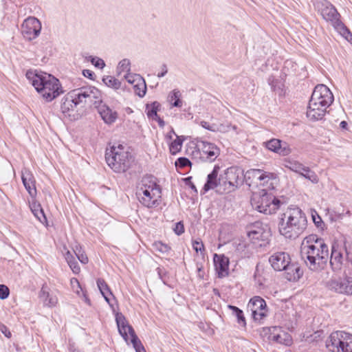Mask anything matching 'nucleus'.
Segmentation results:
<instances>
[{
  "instance_id": "1",
  "label": "nucleus",
  "mask_w": 352,
  "mask_h": 352,
  "mask_svg": "<svg viewBox=\"0 0 352 352\" xmlns=\"http://www.w3.org/2000/svg\"><path fill=\"white\" fill-rule=\"evenodd\" d=\"M300 256L309 270L318 271L327 261L329 248L322 238L310 234L301 243Z\"/></svg>"
},
{
  "instance_id": "2",
  "label": "nucleus",
  "mask_w": 352,
  "mask_h": 352,
  "mask_svg": "<svg viewBox=\"0 0 352 352\" xmlns=\"http://www.w3.org/2000/svg\"><path fill=\"white\" fill-rule=\"evenodd\" d=\"M101 96L100 91L92 86L82 87L68 92L62 99L60 111L65 116H71L78 107L96 105Z\"/></svg>"
},
{
  "instance_id": "3",
  "label": "nucleus",
  "mask_w": 352,
  "mask_h": 352,
  "mask_svg": "<svg viewBox=\"0 0 352 352\" xmlns=\"http://www.w3.org/2000/svg\"><path fill=\"white\" fill-rule=\"evenodd\" d=\"M25 76L40 96L47 102L64 93L59 80L51 74L37 69H29Z\"/></svg>"
},
{
  "instance_id": "4",
  "label": "nucleus",
  "mask_w": 352,
  "mask_h": 352,
  "mask_svg": "<svg viewBox=\"0 0 352 352\" xmlns=\"http://www.w3.org/2000/svg\"><path fill=\"white\" fill-rule=\"evenodd\" d=\"M316 8L322 18L331 23L334 29L345 39L352 43V34L347 27L340 21V15L336 8L327 0H317Z\"/></svg>"
},
{
  "instance_id": "5",
  "label": "nucleus",
  "mask_w": 352,
  "mask_h": 352,
  "mask_svg": "<svg viewBox=\"0 0 352 352\" xmlns=\"http://www.w3.org/2000/svg\"><path fill=\"white\" fill-rule=\"evenodd\" d=\"M140 203L151 208L157 207L160 202L161 188L152 177H145L142 179L141 186L136 191Z\"/></svg>"
},
{
  "instance_id": "6",
  "label": "nucleus",
  "mask_w": 352,
  "mask_h": 352,
  "mask_svg": "<svg viewBox=\"0 0 352 352\" xmlns=\"http://www.w3.org/2000/svg\"><path fill=\"white\" fill-rule=\"evenodd\" d=\"M105 159L108 165L116 173L125 172L133 162L132 155L120 144L112 146L110 150L106 151Z\"/></svg>"
},
{
  "instance_id": "7",
  "label": "nucleus",
  "mask_w": 352,
  "mask_h": 352,
  "mask_svg": "<svg viewBox=\"0 0 352 352\" xmlns=\"http://www.w3.org/2000/svg\"><path fill=\"white\" fill-rule=\"evenodd\" d=\"M251 205L259 212L265 214L274 213L280 207V201L272 193L267 192H255L252 193Z\"/></svg>"
},
{
  "instance_id": "8",
  "label": "nucleus",
  "mask_w": 352,
  "mask_h": 352,
  "mask_svg": "<svg viewBox=\"0 0 352 352\" xmlns=\"http://www.w3.org/2000/svg\"><path fill=\"white\" fill-rule=\"evenodd\" d=\"M346 259L352 261V241L344 239L343 243L334 242L331 247L330 265L333 271L340 270L344 261L343 252Z\"/></svg>"
},
{
  "instance_id": "9",
  "label": "nucleus",
  "mask_w": 352,
  "mask_h": 352,
  "mask_svg": "<svg viewBox=\"0 0 352 352\" xmlns=\"http://www.w3.org/2000/svg\"><path fill=\"white\" fill-rule=\"evenodd\" d=\"M307 219L298 208H290L287 217V238L295 239L306 229Z\"/></svg>"
},
{
  "instance_id": "10",
  "label": "nucleus",
  "mask_w": 352,
  "mask_h": 352,
  "mask_svg": "<svg viewBox=\"0 0 352 352\" xmlns=\"http://www.w3.org/2000/svg\"><path fill=\"white\" fill-rule=\"evenodd\" d=\"M326 346L331 352H352V335L341 331L333 332Z\"/></svg>"
},
{
  "instance_id": "11",
  "label": "nucleus",
  "mask_w": 352,
  "mask_h": 352,
  "mask_svg": "<svg viewBox=\"0 0 352 352\" xmlns=\"http://www.w3.org/2000/svg\"><path fill=\"white\" fill-rule=\"evenodd\" d=\"M195 158H200L203 161L213 162L219 155V148L213 143L206 141H198L192 151Z\"/></svg>"
},
{
  "instance_id": "12",
  "label": "nucleus",
  "mask_w": 352,
  "mask_h": 352,
  "mask_svg": "<svg viewBox=\"0 0 352 352\" xmlns=\"http://www.w3.org/2000/svg\"><path fill=\"white\" fill-rule=\"evenodd\" d=\"M248 236L256 245L265 247L269 243L270 233L269 229L256 222L248 231Z\"/></svg>"
},
{
  "instance_id": "13",
  "label": "nucleus",
  "mask_w": 352,
  "mask_h": 352,
  "mask_svg": "<svg viewBox=\"0 0 352 352\" xmlns=\"http://www.w3.org/2000/svg\"><path fill=\"white\" fill-rule=\"evenodd\" d=\"M41 29V22L37 18L28 16L23 21L21 31L26 40L32 41L40 35Z\"/></svg>"
},
{
  "instance_id": "14",
  "label": "nucleus",
  "mask_w": 352,
  "mask_h": 352,
  "mask_svg": "<svg viewBox=\"0 0 352 352\" xmlns=\"http://www.w3.org/2000/svg\"><path fill=\"white\" fill-rule=\"evenodd\" d=\"M248 307L251 311L254 320L260 323L267 315L266 302L260 296L252 298L248 302Z\"/></svg>"
},
{
  "instance_id": "15",
  "label": "nucleus",
  "mask_w": 352,
  "mask_h": 352,
  "mask_svg": "<svg viewBox=\"0 0 352 352\" xmlns=\"http://www.w3.org/2000/svg\"><path fill=\"white\" fill-rule=\"evenodd\" d=\"M329 107V105H324V104L316 99L310 98L307 110V117L311 121L322 120L325 116Z\"/></svg>"
},
{
  "instance_id": "16",
  "label": "nucleus",
  "mask_w": 352,
  "mask_h": 352,
  "mask_svg": "<svg viewBox=\"0 0 352 352\" xmlns=\"http://www.w3.org/2000/svg\"><path fill=\"white\" fill-rule=\"evenodd\" d=\"M327 287L329 289L333 290L340 294L347 295L352 294V278H331L327 283Z\"/></svg>"
},
{
  "instance_id": "17",
  "label": "nucleus",
  "mask_w": 352,
  "mask_h": 352,
  "mask_svg": "<svg viewBox=\"0 0 352 352\" xmlns=\"http://www.w3.org/2000/svg\"><path fill=\"white\" fill-rule=\"evenodd\" d=\"M311 99L318 100L324 105H331L334 100L331 90L324 85H318L315 87Z\"/></svg>"
},
{
  "instance_id": "18",
  "label": "nucleus",
  "mask_w": 352,
  "mask_h": 352,
  "mask_svg": "<svg viewBox=\"0 0 352 352\" xmlns=\"http://www.w3.org/2000/svg\"><path fill=\"white\" fill-rule=\"evenodd\" d=\"M116 321L118 331L125 341L127 342L129 337L131 341L133 336H137L133 327L129 324L125 317L121 313L116 314Z\"/></svg>"
},
{
  "instance_id": "19",
  "label": "nucleus",
  "mask_w": 352,
  "mask_h": 352,
  "mask_svg": "<svg viewBox=\"0 0 352 352\" xmlns=\"http://www.w3.org/2000/svg\"><path fill=\"white\" fill-rule=\"evenodd\" d=\"M98 104L96 106L98 112L104 122L109 125L114 123L118 118V113L111 109L108 105L103 103L101 100V98L96 102V104Z\"/></svg>"
},
{
  "instance_id": "20",
  "label": "nucleus",
  "mask_w": 352,
  "mask_h": 352,
  "mask_svg": "<svg viewBox=\"0 0 352 352\" xmlns=\"http://www.w3.org/2000/svg\"><path fill=\"white\" fill-rule=\"evenodd\" d=\"M214 265L219 278H224L229 274V258L223 254H214Z\"/></svg>"
},
{
  "instance_id": "21",
  "label": "nucleus",
  "mask_w": 352,
  "mask_h": 352,
  "mask_svg": "<svg viewBox=\"0 0 352 352\" xmlns=\"http://www.w3.org/2000/svg\"><path fill=\"white\" fill-rule=\"evenodd\" d=\"M21 179L24 187L32 197L36 195L35 179L33 174L28 168H23L21 170Z\"/></svg>"
},
{
  "instance_id": "22",
  "label": "nucleus",
  "mask_w": 352,
  "mask_h": 352,
  "mask_svg": "<svg viewBox=\"0 0 352 352\" xmlns=\"http://www.w3.org/2000/svg\"><path fill=\"white\" fill-rule=\"evenodd\" d=\"M266 171L261 169H250L246 171L244 178L249 186L259 187V184L263 180Z\"/></svg>"
},
{
  "instance_id": "23",
  "label": "nucleus",
  "mask_w": 352,
  "mask_h": 352,
  "mask_svg": "<svg viewBox=\"0 0 352 352\" xmlns=\"http://www.w3.org/2000/svg\"><path fill=\"white\" fill-rule=\"evenodd\" d=\"M303 275V270L298 263L287 262V281L296 283Z\"/></svg>"
},
{
  "instance_id": "24",
  "label": "nucleus",
  "mask_w": 352,
  "mask_h": 352,
  "mask_svg": "<svg viewBox=\"0 0 352 352\" xmlns=\"http://www.w3.org/2000/svg\"><path fill=\"white\" fill-rule=\"evenodd\" d=\"M285 252H278L272 255L269 259L272 267L276 271L286 270V260Z\"/></svg>"
},
{
  "instance_id": "25",
  "label": "nucleus",
  "mask_w": 352,
  "mask_h": 352,
  "mask_svg": "<svg viewBox=\"0 0 352 352\" xmlns=\"http://www.w3.org/2000/svg\"><path fill=\"white\" fill-rule=\"evenodd\" d=\"M219 166L215 165L212 171L208 175L207 181L204 186V190L205 192H207L211 189H214L218 187L219 185V178H217L218 173L219 171Z\"/></svg>"
},
{
  "instance_id": "26",
  "label": "nucleus",
  "mask_w": 352,
  "mask_h": 352,
  "mask_svg": "<svg viewBox=\"0 0 352 352\" xmlns=\"http://www.w3.org/2000/svg\"><path fill=\"white\" fill-rule=\"evenodd\" d=\"M276 182V177L274 173L266 172L263 177V180L259 184L258 188H263L260 192H267L269 190L274 189Z\"/></svg>"
},
{
  "instance_id": "27",
  "label": "nucleus",
  "mask_w": 352,
  "mask_h": 352,
  "mask_svg": "<svg viewBox=\"0 0 352 352\" xmlns=\"http://www.w3.org/2000/svg\"><path fill=\"white\" fill-rule=\"evenodd\" d=\"M223 174L228 180V183L230 182L229 186L234 190L241 181L239 173L236 168L231 167L228 168Z\"/></svg>"
},
{
  "instance_id": "28",
  "label": "nucleus",
  "mask_w": 352,
  "mask_h": 352,
  "mask_svg": "<svg viewBox=\"0 0 352 352\" xmlns=\"http://www.w3.org/2000/svg\"><path fill=\"white\" fill-rule=\"evenodd\" d=\"M268 83L272 89L279 96H285V80L283 78H276L274 76H270L268 79Z\"/></svg>"
},
{
  "instance_id": "29",
  "label": "nucleus",
  "mask_w": 352,
  "mask_h": 352,
  "mask_svg": "<svg viewBox=\"0 0 352 352\" xmlns=\"http://www.w3.org/2000/svg\"><path fill=\"white\" fill-rule=\"evenodd\" d=\"M30 209L34 217L42 223L47 222V218L44 213L43 209L42 208L40 204L36 202H32L30 206Z\"/></svg>"
},
{
  "instance_id": "30",
  "label": "nucleus",
  "mask_w": 352,
  "mask_h": 352,
  "mask_svg": "<svg viewBox=\"0 0 352 352\" xmlns=\"http://www.w3.org/2000/svg\"><path fill=\"white\" fill-rule=\"evenodd\" d=\"M39 297L43 300V304L48 307H54L57 303V298L53 296L45 289V287L41 288Z\"/></svg>"
},
{
  "instance_id": "31",
  "label": "nucleus",
  "mask_w": 352,
  "mask_h": 352,
  "mask_svg": "<svg viewBox=\"0 0 352 352\" xmlns=\"http://www.w3.org/2000/svg\"><path fill=\"white\" fill-rule=\"evenodd\" d=\"M160 107V104L155 101L151 104H147L145 108V113L149 119H155L157 118V111Z\"/></svg>"
},
{
  "instance_id": "32",
  "label": "nucleus",
  "mask_w": 352,
  "mask_h": 352,
  "mask_svg": "<svg viewBox=\"0 0 352 352\" xmlns=\"http://www.w3.org/2000/svg\"><path fill=\"white\" fill-rule=\"evenodd\" d=\"M65 258L72 272L77 274L80 272V268L72 252L67 250L65 254Z\"/></svg>"
},
{
  "instance_id": "33",
  "label": "nucleus",
  "mask_w": 352,
  "mask_h": 352,
  "mask_svg": "<svg viewBox=\"0 0 352 352\" xmlns=\"http://www.w3.org/2000/svg\"><path fill=\"white\" fill-rule=\"evenodd\" d=\"M181 93L178 89L173 90L168 96V100L172 107H182L183 102L180 99Z\"/></svg>"
},
{
  "instance_id": "34",
  "label": "nucleus",
  "mask_w": 352,
  "mask_h": 352,
  "mask_svg": "<svg viewBox=\"0 0 352 352\" xmlns=\"http://www.w3.org/2000/svg\"><path fill=\"white\" fill-rule=\"evenodd\" d=\"M228 308L230 310H232V315L236 318L237 323L242 327H245L246 320H245V318L243 314V311L241 309H240L239 307L233 306V305H228Z\"/></svg>"
},
{
  "instance_id": "35",
  "label": "nucleus",
  "mask_w": 352,
  "mask_h": 352,
  "mask_svg": "<svg viewBox=\"0 0 352 352\" xmlns=\"http://www.w3.org/2000/svg\"><path fill=\"white\" fill-rule=\"evenodd\" d=\"M184 140L183 136L176 135V139L170 142L169 151L172 155H176L181 151Z\"/></svg>"
},
{
  "instance_id": "36",
  "label": "nucleus",
  "mask_w": 352,
  "mask_h": 352,
  "mask_svg": "<svg viewBox=\"0 0 352 352\" xmlns=\"http://www.w3.org/2000/svg\"><path fill=\"white\" fill-rule=\"evenodd\" d=\"M97 285L105 300L109 303L108 295H112V293L106 282L103 279L98 278L97 280Z\"/></svg>"
},
{
  "instance_id": "37",
  "label": "nucleus",
  "mask_w": 352,
  "mask_h": 352,
  "mask_svg": "<svg viewBox=\"0 0 352 352\" xmlns=\"http://www.w3.org/2000/svg\"><path fill=\"white\" fill-rule=\"evenodd\" d=\"M102 81L105 85L116 90L120 89L121 87V82L112 76L103 77Z\"/></svg>"
},
{
  "instance_id": "38",
  "label": "nucleus",
  "mask_w": 352,
  "mask_h": 352,
  "mask_svg": "<svg viewBox=\"0 0 352 352\" xmlns=\"http://www.w3.org/2000/svg\"><path fill=\"white\" fill-rule=\"evenodd\" d=\"M266 147L275 153H281L283 151L281 147V142L278 139H272L265 142Z\"/></svg>"
},
{
  "instance_id": "39",
  "label": "nucleus",
  "mask_w": 352,
  "mask_h": 352,
  "mask_svg": "<svg viewBox=\"0 0 352 352\" xmlns=\"http://www.w3.org/2000/svg\"><path fill=\"white\" fill-rule=\"evenodd\" d=\"M131 71V61L128 58L121 60L117 67V73L120 75L122 73H129Z\"/></svg>"
},
{
  "instance_id": "40",
  "label": "nucleus",
  "mask_w": 352,
  "mask_h": 352,
  "mask_svg": "<svg viewBox=\"0 0 352 352\" xmlns=\"http://www.w3.org/2000/svg\"><path fill=\"white\" fill-rule=\"evenodd\" d=\"M300 175L311 182L313 184H317L319 182L318 175L307 166H305Z\"/></svg>"
},
{
  "instance_id": "41",
  "label": "nucleus",
  "mask_w": 352,
  "mask_h": 352,
  "mask_svg": "<svg viewBox=\"0 0 352 352\" xmlns=\"http://www.w3.org/2000/svg\"><path fill=\"white\" fill-rule=\"evenodd\" d=\"M133 85L135 93L140 97H144L146 91V85L144 78Z\"/></svg>"
},
{
  "instance_id": "42",
  "label": "nucleus",
  "mask_w": 352,
  "mask_h": 352,
  "mask_svg": "<svg viewBox=\"0 0 352 352\" xmlns=\"http://www.w3.org/2000/svg\"><path fill=\"white\" fill-rule=\"evenodd\" d=\"M192 246L193 250L197 253L199 252L202 256H204L206 253V250L203 241L201 239L197 238L195 239H193L192 241Z\"/></svg>"
},
{
  "instance_id": "43",
  "label": "nucleus",
  "mask_w": 352,
  "mask_h": 352,
  "mask_svg": "<svg viewBox=\"0 0 352 352\" xmlns=\"http://www.w3.org/2000/svg\"><path fill=\"white\" fill-rule=\"evenodd\" d=\"M226 179L227 178L224 174L221 175L219 177L218 187H219V190L222 189L227 192H230L233 191V189L229 186L230 182L228 183V180Z\"/></svg>"
},
{
  "instance_id": "44",
  "label": "nucleus",
  "mask_w": 352,
  "mask_h": 352,
  "mask_svg": "<svg viewBox=\"0 0 352 352\" xmlns=\"http://www.w3.org/2000/svg\"><path fill=\"white\" fill-rule=\"evenodd\" d=\"M74 253L76 256H77L78 259L80 261V263L83 264H86L88 263V257L85 254L83 251L81 250V247L78 245H76L75 248L74 249Z\"/></svg>"
},
{
  "instance_id": "45",
  "label": "nucleus",
  "mask_w": 352,
  "mask_h": 352,
  "mask_svg": "<svg viewBox=\"0 0 352 352\" xmlns=\"http://www.w3.org/2000/svg\"><path fill=\"white\" fill-rule=\"evenodd\" d=\"M289 165L287 164V168H289L291 170L296 172L297 173L300 174V173L304 170L305 166L302 164L298 162H290L287 161Z\"/></svg>"
},
{
  "instance_id": "46",
  "label": "nucleus",
  "mask_w": 352,
  "mask_h": 352,
  "mask_svg": "<svg viewBox=\"0 0 352 352\" xmlns=\"http://www.w3.org/2000/svg\"><path fill=\"white\" fill-rule=\"evenodd\" d=\"M124 77L129 84L133 85L136 84V82H138V80H140L143 78L140 74H132L131 72L125 74Z\"/></svg>"
},
{
  "instance_id": "47",
  "label": "nucleus",
  "mask_w": 352,
  "mask_h": 352,
  "mask_svg": "<svg viewBox=\"0 0 352 352\" xmlns=\"http://www.w3.org/2000/svg\"><path fill=\"white\" fill-rule=\"evenodd\" d=\"M153 247L155 250L164 254L168 253L170 250V248L168 245L163 243L161 241L155 242L153 244Z\"/></svg>"
},
{
  "instance_id": "48",
  "label": "nucleus",
  "mask_w": 352,
  "mask_h": 352,
  "mask_svg": "<svg viewBox=\"0 0 352 352\" xmlns=\"http://www.w3.org/2000/svg\"><path fill=\"white\" fill-rule=\"evenodd\" d=\"M200 125L203 128H204L207 130H209L210 131L215 132V131H221V126H219L215 124H210L209 122H208L206 121H201Z\"/></svg>"
},
{
  "instance_id": "49",
  "label": "nucleus",
  "mask_w": 352,
  "mask_h": 352,
  "mask_svg": "<svg viewBox=\"0 0 352 352\" xmlns=\"http://www.w3.org/2000/svg\"><path fill=\"white\" fill-rule=\"evenodd\" d=\"M131 343L136 352H146L144 347L138 336H133Z\"/></svg>"
},
{
  "instance_id": "50",
  "label": "nucleus",
  "mask_w": 352,
  "mask_h": 352,
  "mask_svg": "<svg viewBox=\"0 0 352 352\" xmlns=\"http://www.w3.org/2000/svg\"><path fill=\"white\" fill-rule=\"evenodd\" d=\"M91 63L97 68L103 69L105 66L104 61L98 57L89 56Z\"/></svg>"
},
{
  "instance_id": "51",
  "label": "nucleus",
  "mask_w": 352,
  "mask_h": 352,
  "mask_svg": "<svg viewBox=\"0 0 352 352\" xmlns=\"http://www.w3.org/2000/svg\"><path fill=\"white\" fill-rule=\"evenodd\" d=\"M176 166L184 168L191 165L190 161L186 157H179L175 162Z\"/></svg>"
},
{
  "instance_id": "52",
  "label": "nucleus",
  "mask_w": 352,
  "mask_h": 352,
  "mask_svg": "<svg viewBox=\"0 0 352 352\" xmlns=\"http://www.w3.org/2000/svg\"><path fill=\"white\" fill-rule=\"evenodd\" d=\"M278 229L280 233L285 236L286 234V225L285 224V214H281L279 219Z\"/></svg>"
},
{
  "instance_id": "53",
  "label": "nucleus",
  "mask_w": 352,
  "mask_h": 352,
  "mask_svg": "<svg viewBox=\"0 0 352 352\" xmlns=\"http://www.w3.org/2000/svg\"><path fill=\"white\" fill-rule=\"evenodd\" d=\"M10 290L8 287L4 285H0V298L4 300L9 296Z\"/></svg>"
},
{
  "instance_id": "54",
  "label": "nucleus",
  "mask_w": 352,
  "mask_h": 352,
  "mask_svg": "<svg viewBox=\"0 0 352 352\" xmlns=\"http://www.w3.org/2000/svg\"><path fill=\"white\" fill-rule=\"evenodd\" d=\"M177 235H181L184 232V226L182 222L179 221L175 223L173 229Z\"/></svg>"
},
{
  "instance_id": "55",
  "label": "nucleus",
  "mask_w": 352,
  "mask_h": 352,
  "mask_svg": "<svg viewBox=\"0 0 352 352\" xmlns=\"http://www.w3.org/2000/svg\"><path fill=\"white\" fill-rule=\"evenodd\" d=\"M320 336V332L316 331L314 333V334H311L310 336L305 335L303 337L306 342H312L316 341L317 340L316 339L318 338H319Z\"/></svg>"
},
{
  "instance_id": "56",
  "label": "nucleus",
  "mask_w": 352,
  "mask_h": 352,
  "mask_svg": "<svg viewBox=\"0 0 352 352\" xmlns=\"http://www.w3.org/2000/svg\"><path fill=\"white\" fill-rule=\"evenodd\" d=\"M292 315H293V319L291 320L289 323L287 322V330H290V331L293 330L297 326V322H298L296 313L295 312V314H293Z\"/></svg>"
},
{
  "instance_id": "57",
  "label": "nucleus",
  "mask_w": 352,
  "mask_h": 352,
  "mask_svg": "<svg viewBox=\"0 0 352 352\" xmlns=\"http://www.w3.org/2000/svg\"><path fill=\"white\" fill-rule=\"evenodd\" d=\"M70 283L73 287L74 289H75L76 287V292L79 294L80 292L78 289H80L81 291H82V288H81V286L80 285V283L78 281V280L76 278H71L70 280Z\"/></svg>"
},
{
  "instance_id": "58",
  "label": "nucleus",
  "mask_w": 352,
  "mask_h": 352,
  "mask_svg": "<svg viewBox=\"0 0 352 352\" xmlns=\"http://www.w3.org/2000/svg\"><path fill=\"white\" fill-rule=\"evenodd\" d=\"M285 333H284L283 336L278 334V333L274 334L272 336V340L278 343L285 344V342L286 341V338L285 337Z\"/></svg>"
},
{
  "instance_id": "59",
  "label": "nucleus",
  "mask_w": 352,
  "mask_h": 352,
  "mask_svg": "<svg viewBox=\"0 0 352 352\" xmlns=\"http://www.w3.org/2000/svg\"><path fill=\"white\" fill-rule=\"evenodd\" d=\"M0 331L2 333L4 334V336L7 338H10L12 334H11V332L10 331V330L8 329V328L3 324H0Z\"/></svg>"
},
{
  "instance_id": "60",
  "label": "nucleus",
  "mask_w": 352,
  "mask_h": 352,
  "mask_svg": "<svg viewBox=\"0 0 352 352\" xmlns=\"http://www.w3.org/2000/svg\"><path fill=\"white\" fill-rule=\"evenodd\" d=\"M168 73V67L166 64H163L161 66V72L157 74L158 78H162L164 77L166 74Z\"/></svg>"
},
{
  "instance_id": "61",
  "label": "nucleus",
  "mask_w": 352,
  "mask_h": 352,
  "mask_svg": "<svg viewBox=\"0 0 352 352\" xmlns=\"http://www.w3.org/2000/svg\"><path fill=\"white\" fill-rule=\"evenodd\" d=\"M82 74L85 77L88 78L89 79H93L94 76V73L89 69H84L82 71Z\"/></svg>"
},
{
  "instance_id": "62",
  "label": "nucleus",
  "mask_w": 352,
  "mask_h": 352,
  "mask_svg": "<svg viewBox=\"0 0 352 352\" xmlns=\"http://www.w3.org/2000/svg\"><path fill=\"white\" fill-rule=\"evenodd\" d=\"M173 135H177L173 130V129H171L170 132H168L166 135H165V140L167 142H169L170 141H172L173 140Z\"/></svg>"
},
{
  "instance_id": "63",
  "label": "nucleus",
  "mask_w": 352,
  "mask_h": 352,
  "mask_svg": "<svg viewBox=\"0 0 352 352\" xmlns=\"http://www.w3.org/2000/svg\"><path fill=\"white\" fill-rule=\"evenodd\" d=\"M312 218H313V221L315 223V225L317 226V227H320L321 223H322V219L320 218V217H319L318 215H317V217L314 215H312Z\"/></svg>"
},
{
  "instance_id": "64",
  "label": "nucleus",
  "mask_w": 352,
  "mask_h": 352,
  "mask_svg": "<svg viewBox=\"0 0 352 352\" xmlns=\"http://www.w3.org/2000/svg\"><path fill=\"white\" fill-rule=\"evenodd\" d=\"M153 120H156L159 126L162 128H163L165 126L164 121L162 118H160L159 116H157V118L153 119Z\"/></svg>"
}]
</instances>
